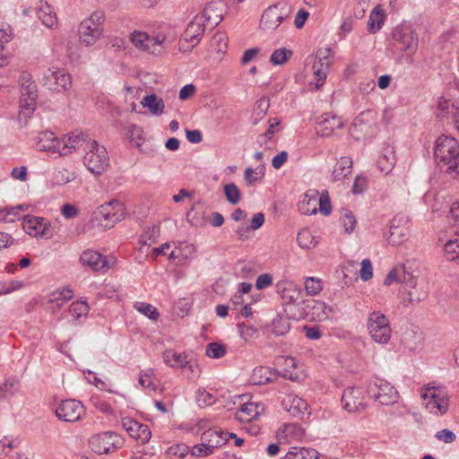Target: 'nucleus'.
<instances>
[{
  "mask_svg": "<svg viewBox=\"0 0 459 459\" xmlns=\"http://www.w3.org/2000/svg\"><path fill=\"white\" fill-rule=\"evenodd\" d=\"M394 282L402 284L407 293L408 297L403 300L405 307L415 306L426 299L429 295L427 281L415 276L412 269L404 264L394 266L384 281L385 286H390Z\"/></svg>",
  "mask_w": 459,
  "mask_h": 459,
  "instance_id": "1",
  "label": "nucleus"
},
{
  "mask_svg": "<svg viewBox=\"0 0 459 459\" xmlns=\"http://www.w3.org/2000/svg\"><path fill=\"white\" fill-rule=\"evenodd\" d=\"M434 159L441 169L459 180V142L455 138L439 136L435 143Z\"/></svg>",
  "mask_w": 459,
  "mask_h": 459,
  "instance_id": "2",
  "label": "nucleus"
},
{
  "mask_svg": "<svg viewBox=\"0 0 459 459\" xmlns=\"http://www.w3.org/2000/svg\"><path fill=\"white\" fill-rule=\"evenodd\" d=\"M82 133H72L64 135L62 138L55 136L51 131H43L37 136L35 143L39 151H44L58 156H65L70 154L76 146L82 144Z\"/></svg>",
  "mask_w": 459,
  "mask_h": 459,
  "instance_id": "3",
  "label": "nucleus"
},
{
  "mask_svg": "<svg viewBox=\"0 0 459 459\" xmlns=\"http://www.w3.org/2000/svg\"><path fill=\"white\" fill-rule=\"evenodd\" d=\"M83 143L76 146L85 152L83 163L94 174H100L108 166V152L104 146H100L95 140L87 139L82 133Z\"/></svg>",
  "mask_w": 459,
  "mask_h": 459,
  "instance_id": "4",
  "label": "nucleus"
},
{
  "mask_svg": "<svg viewBox=\"0 0 459 459\" xmlns=\"http://www.w3.org/2000/svg\"><path fill=\"white\" fill-rule=\"evenodd\" d=\"M104 13L97 11L82 20L79 26V39L85 47H91L104 36Z\"/></svg>",
  "mask_w": 459,
  "mask_h": 459,
  "instance_id": "5",
  "label": "nucleus"
},
{
  "mask_svg": "<svg viewBox=\"0 0 459 459\" xmlns=\"http://www.w3.org/2000/svg\"><path fill=\"white\" fill-rule=\"evenodd\" d=\"M367 329L371 338L377 343L385 344L391 338L389 319L380 311H373L368 315Z\"/></svg>",
  "mask_w": 459,
  "mask_h": 459,
  "instance_id": "6",
  "label": "nucleus"
},
{
  "mask_svg": "<svg viewBox=\"0 0 459 459\" xmlns=\"http://www.w3.org/2000/svg\"><path fill=\"white\" fill-rule=\"evenodd\" d=\"M22 228L28 235L35 238L50 239L55 235L50 221L40 216H24Z\"/></svg>",
  "mask_w": 459,
  "mask_h": 459,
  "instance_id": "7",
  "label": "nucleus"
},
{
  "mask_svg": "<svg viewBox=\"0 0 459 459\" xmlns=\"http://www.w3.org/2000/svg\"><path fill=\"white\" fill-rule=\"evenodd\" d=\"M115 199H111L96 208L91 213L90 224L99 231H106L115 226Z\"/></svg>",
  "mask_w": 459,
  "mask_h": 459,
  "instance_id": "8",
  "label": "nucleus"
},
{
  "mask_svg": "<svg viewBox=\"0 0 459 459\" xmlns=\"http://www.w3.org/2000/svg\"><path fill=\"white\" fill-rule=\"evenodd\" d=\"M368 393L382 405L394 404L398 394L396 389L390 383L380 378H377L368 384Z\"/></svg>",
  "mask_w": 459,
  "mask_h": 459,
  "instance_id": "9",
  "label": "nucleus"
},
{
  "mask_svg": "<svg viewBox=\"0 0 459 459\" xmlns=\"http://www.w3.org/2000/svg\"><path fill=\"white\" fill-rule=\"evenodd\" d=\"M289 15L290 9L286 4L278 3L271 5L263 13L260 27L265 30H274Z\"/></svg>",
  "mask_w": 459,
  "mask_h": 459,
  "instance_id": "10",
  "label": "nucleus"
},
{
  "mask_svg": "<svg viewBox=\"0 0 459 459\" xmlns=\"http://www.w3.org/2000/svg\"><path fill=\"white\" fill-rule=\"evenodd\" d=\"M41 82L49 91H67L72 84V77L63 70L51 67L42 73Z\"/></svg>",
  "mask_w": 459,
  "mask_h": 459,
  "instance_id": "11",
  "label": "nucleus"
},
{
  "mask_svg": "<svg viewBox=\"0 0 459 459\" xmlns=\"http://www.w3.org/2000/svg\"><path fill=\"white\" fill-rule=\"evenodd\" d=\"M397 47L407 56L413 55L418 49V35L409 26H397L392 33Z\"/></svg>",
  "mask_w": 459,
  "mask_h": 459,
  "instance_id": "12",
  "label": "nucleus"
},
{
  "mask_svg": "<svg viewBox=\"0 0 459 459\" xmlns=\"http://www.w3.org/2000/svg\"><path fill=\"white\" fill-rule=\"evenodd\" d=\"M421 398L426 401L425 407L430 413L443 415L447 411L449 399L441 389L427 387Z\"/></svg>",
  "mask_w": 459,
  "mask_h": 459,
  "instance_id": "13",
  "label": "nucleus"
},
{
  "mask_svg": "<svg viewBox=\"0 0 459 459\" xmlns=\"http://www.w3.org/2000/svg\"><path fill=\"white\" fill-rule=\"evenodd\" d=\"M84 413V408L81 402L74 399L62 401L55 410L58 420L65 422H75Z\"/></svg>",
  "mask_w": 459,
  "mask_h": 459,
  "instance_id": "14",
  "label": "nucleus"
},
{
  "mask_svg": "<svg viewBox=\"0 0 459 459\" xmlns=\"http://www.w3.org/2000/svg\"><path fill=\"white\" fill-rule=\"evenodd\" d=\"M343 126V119L337 115L324 113L316 117V131L321 137H330L337 129H342Z\"/></svg>",
  "mask_w": 459,
  "mask_h": 459,
  "instance_id": "15",
  "label": "nucleus"
},
{
  "mask_svg": "<svg viewBox=\"0 0 459 459\" xmlns=\"http://www.w3.org/2000/svg\"><path fill=\"white\" fill-rule=\"evenodd\" d=\"M410 236L409 220L403 215L394 217L390 226L389 243L400 245Z\"/></svg>",
  "mask_w": 459,
  "mask_h": 459,
  "instance_id": "16",
  "label": "nucleus"
},
{
  "mask_svg": "<svg viewBox=\"0 0 459 459\" xmlns=\"http://www.w3.org/2000/svg\"><path fill=\"white\" fill-rule=\"evenodd\" d=\"M342 405L349 412H356L365 408L364 392L360 387L346 388L342 396Z\"/></svg>",
  "mask_w": 459,
  "mask_h": 459,
  "instance_id": "17",
  "label": "nucleus"
},
{
  "mask_svg": "<svg viewBox=\"0 0 459 459\" xmlns=\"http://www.w3.org/2000/svg\"><path fill=\"white\" fill-rule=\"evenodd\" d=\"M122 429L133 439L144 444L151 438L152 433L147 425L140 423L131 418H123L121 421Z\"/></svg>",
  "mask_w": 459,
  "mask_h": 459,
  "instance_id": "18",
  "label": "nucleus"
},
{
  "mask_svg": "<svg viewBox=\"0 0 459 459\" xmlns=\"http://www.w3.org/2000/svg\"><path fill=\"white\" fill-rule=\"evenodd\" d=\"M82 265L99 273H105L109 269L106 256L92 249L84 250L79 258Z\"/></svg>",
  "mask_w": 459,
  "mask_h": 459,
  "instance_id": "19",
  "label": "nucleus"
},
{
  "mask_svg": "<svg viewBox=\"0 0 459 459\" xmlns=\"http://www.w3.org/2000/svg\"><path fill=\"white\" fill-rule=\"evenodd\" d=\"M205 21L200 15H196L187 25L183 40L190 43L191 48L195 47L202 39L205 30Z\"/></svg>",
  "mask_w": 459,
  "mask_h": 459,
  "instance_id": "20",
  "label": "nucleus"
},
{
  "mask_svg": "<svg viewBox=\"0 0 459 459\" xmlns=\"http://www.w3.org/2000/svg\"><path fill=\"white\" fill-rule=\"evenodd\" d=\"M91 449L98 455H105L115 446L114 432L105 431L93 435L89 440Z\"/></svg>",
  "mask_w": 459,
  "mask_h": 459,
  "instance_id": "21",
  "label": "nucleus"
},
{
  "mask_svg": "<svg viewBox=\"0 0 459 459\" xmlns=\"http://www.w3.org/2000/svg\"><path fill=\"white\" fill-rule=\"evenodd\" d=\"M284 410L292 417L303 419L307 411V403L296 394H290L282 401Z\"/></svg>",
  "mask_w": 459,
  "mask_h": 459,
  "instance_id": "22",
  "label": "nucleus"
},
{
  "mask_svg": "<svg viewBox=\"0 0 459 459\" xmlns=\"http://www.w3.org/2000/svg\"><path fill=\"white\" fill-rule=\"evenodd\" d=\"M276 290L286 303H296L301 298L300 289L292 281L286 279L279 281L276 283Z\"/></svg>",
  "mask_w": 459,
  "mask_h": 459,
  "instance_id": "23",
  "label": "nucleus"
},
{
  "mask_svg": "<svg viewBox=\"0 0 459 459\" xmlns=\"http://www.w3.org/2000/svg\"><path fill=\"white\" fill-rule=\"evenodd\" d=\"M21 115L30 116L36 105V100L38 98V90L36 84H28L27 87L21 89Z\"/></svg>",
  "mask_w": 459,
  "mask_h": 459,
  "instance_id": "24",
  "label": "nucleus"
},
{
  "mask_svg": "<svg viewBox=\"0 0 459 459\" xmlns=\"http://www.w3.org/2000/svg\"><path fill=\"white\" fill-rule=\"evenodd\" d=\"M225 4L221 1H214L207 4L200 15L205 22L217 25L223 18Z\"/></svg>",
  "mask_w": 459,
  "mask_h": 459,
  "instance_id": "25",
  "label": "nucleus"
},
{
  "mask_svg": "<svg viewBox=\"0 0 459 459\" xmlns=\"http://www.w3.org/2000/svg\"><path fill=\"white\" fill-rule=\"evenodd\" d=\"M13 34L9 25H3L0 28V67H4L9 64L12 56L5 46L12 40Z\"/></svg>",
  "mask_w": 459,
  "mask_h": 459,
  "instance_id": "26",
  "label": "nucleus"
},
{
  "mask_svg": "<svg viewBox=\"0 0 459 459\" xmlns=\"http://www.w3.org/2000/svg\"><path fill=\"white\" fill-rule=\"evenodd\" d=\"M263 411L264 407L257 403H245L236 413V418L242 422L250 421L255 420Z\"/></svg>",
  "mask_w": 459,
  "mask_h": 459,
  "instance_id": "27",
  "label": "nucleus"
},
{
  "mask_svg": "<svg viewBox=\"0 0 459 459\" xmlns=\"http://www.w3.org/2000/svg\"><path fill=\"white\" fill-rule=\"evenodd\" d=\"M228 432L217 429H209L202 435V439L207 443L212 450L220 447L228 441Z\"/></svg>",
  "mask_w": 459,
  "mask_h": 459,
  "instance_id": "28",
  "label": "nucleus"
},
{
  "mask_svg": "<svg viewBox=\"0 0 459 459\" xmlns=\"http://www.w3.org/2000/svg\"><path fill=\"white\" fill-rule=\"evenodd\" d=\"M141 104L153 116H160L165 108L163 100L154 93L144 96L141 100Z\"/></svg>",
  "mask_w": 459,
  "mask_h": 459,
  "instance_id": "29",
  "label": "nucleus"
},
{
  "mask_svg": "<svg viewBox=\"0 0 459 459\" xmlns=\"http://www.w3.org/2000/svg\"><path fill=\"white\" fill-rule=\"evenodd\" d=\"M39 19L48 28H53L57 24L56 14L51 5L47 2L41 3L37 12Z\"/></svg>",
  "mask_w": 459,
  "mask_h": 459,
  "instance_id": "30",
  "label": "nucleus"
},
{
  "mask_svg": "<svg viewBox=\"0 0 459 459\" xmlns=\"http://www.w3.org/2000/svg\"><path fill=\"white\" fill-rule=\"evenodd\" d=\"M352 160L350 157H342L334 165L333 170V180L340 181L351 173Z\"/></svg>",
  "mask_w": 459,
  "mask_h": 459,
  "instance_id": "31",
  "label": "nucleus"
},
{
  "mask_svg": "<svg viewBox=\"0 0 459 459\" xmlns=\"http://www.w3.org/2000/svg\"><path fill=\"white\" fill-rule=\"evenodd\" d=\"M276 373L268 367H257L253 370L251 381L254 385H266L273 381Z\"/></svg>",
  "mask_w": 459,
  "mask_h": 459,
  "instance_id": "32",
  "label": "nucleus"
},
{
  "mask_svg": "<svg viewBox=\"0 0 459 459\" xmlns=\"http://www.w3.org/2000/svg\"><path fill=\"white\" fill-rule=\"evenodd\" d=\"M395 160L394 151L387 148L385 150V152L378 157L377 165L381 172L387 175L394 169Z\"/></svg>",
  "mask_w": 459,
  "mask_h": 459,
  "instance_id": "33",
  "label": "nucleus"
},
{
  "mask_svg": "<svg viewBox=\"0 0 459 459\" xmlns=\"http://www.w3.org/2000/svg\"><path fill=\"white\" fill-rule=\"evenodd\" d=\"M444 253L448 261L459 264V233L455 234L445 243Z\"/></svg>",
  "mask_w": 459,
  "mask_h": 459,
  "instance_id": "34",
  "label": "nucleus"
},
{
  "mask_svg": "<svg viewBox=\"0 0 459 459\" xmlns=\"http://www.w3.org/2000/svg\"><path fill=\"white\" fill-rule=\"evenodd\" d=\"M74 297V291L70 288L58 289L48 295V302L53 307H60Z\"/></svg>",
  "mask_w": 459,
  "mask_h": 459,
  "instance_id": "35",
  "label": "nucleus"
},
{
  "mask_svg": "<svg viewBox=\"0 0 459 459\" xmlns=\"http://www.w3.org/2000/svg\"><path fill=\"white\" fill-rule=\"evenodd\" d=\"M319 453L314 448L290 447L285 459H318Z\"/></svg>",
  "mask_w": 459,
  "mask_h": 459,
  "instance_id": "36",
  "label": "nucleus"
},
{
  "mask_svg": "<svg viewBox=\"0 0 459 459\" xmlns=\"http://www.w3.org/2000/svg\"><path fill=\"white\" fill-rule=\"evenodd\" d=\"M163 359L167 365L174 368H185L186 364H189L185 353H177L172 350L164 351Z\"/></svg>",
  "mask_w": 459,
  "mask_h": 459,
  "instance_id": "37",
  "label": "nucleus"
},
{
  "mask_svg": "<svg viewBox=\"0 0 459 459\" xmlns=\"http://www.w3.org/2000/svg\"><path fill=\"white\" fill-rule=\"evenodd\" d=\"M385 21V13L384 11L379 7L376 6L373 11L371 12L368 22V30L370 33H376L377 30H379Z\"/></svg>",
  "mask_w": 459,
  "mask_h": 459,
  "instance_id": "38",
  "label": "nucleus"
},
{
  "mask_svg": "<svg viewBox=\"0 0 459 459\" xmlns=\"http://www.w3.org/2000/svg\"><path fill=\"white\" fill-rule=\"evenodd\" d=\"M89 312V306L84 300H77L73 302L69 308L68 314L74 322L79 321L82 317H86Z\"/></svg>",
  "mask_w": 459,
  "mask_h": 459,
  "instance_id": "39",
  "label": "nucleus"
},
{
  "mask_svg": "<svg viewBox=\"0 0 459 459\" xmlns=\"http://www.w3.org/2000/svg\"><path fill=\"white\" fill-rule=\"evenodd\" d=\"M26 208L24 204L0 208V222H13L19 212H24Z\"/></svg>",
  "mask_w": 459,
  "mask_h": 459,
  "instance_id": "40",
  "label": "nucleus"
},
{
  "mask_svg": "<svg viewBox=\"0 0 459 459\" xmlns=\"http://www.w3.org/2000/svg\"><path fill=\"white\" fill-rule=\"evenodd\" d=\"M330 56L331 48H325L318 49L312 68H319L328 72L331 64Z\"/></svg>",
  "mask_w": 459,
  "mask_h": 459,
  "instance_id": "41",
  "label": "nucleus"
},
{
  "mask_svg": "<svg viewBox=\"0 0 459 459\" xmlns=\"http://www.w3.org/2000/svg\"><path fill=\"white\" fill-rule=\"evenodd\" d=\"M20 382L16 377L7 378L0 386V396L8 398L18 392Z\"/></svg>",
  "mask_w": 459,
  "mask_h": 459,
  "instance_id": "42",
  "label": "nucleus"
},
{
  "mask_svg": "<svg viewBox=\"0 0 459 459\" xmlns=\"http://www.w3.org/2000/svg\"><path fill=\"white\" fill-rule=\"evenodd\" d=\"M130 40L140 50H149L150 36L143 31L134 30L130 34Z\"/></svg>",
  "mask_w": 459,
  "mask_h": 459,
  "instance_id": "43",
  "label": "nucleus"
},
{
  "mask_svg": "<svg viewBox=\"0 0 459 459\" xmlns=\"http://www.w3.org/2000/svg\"><path fill=\"white\" fill-rule=\"evenodd\" d=\"M317 196L318 192L315 191L309 195L308 194H306L304 200L299 204V210L305 213H316V204H317Z\"/></svg>",
  "mask_w": 459,
  "mask_h": 459,
  "instance_id": "44",
  "label": "nucleus"
},
{
  "mask_svg": "<svg viewBox=\"0 0 459 459\" xmlns=\"http://www.w3.org/2000/svg\"><path fill=\"white\" fill-rule=\"evenodd\" d=\"M297 242L301 248H312L316 247V241L309 230L302 229L297 236Z\"/></svg>",
  "mask_w": 459,
  "mask_h": 459,
  "instance_id": "45",
  "label": "nucleus"
},
{
  "mask_svg": "<svg viewBox=\"0 0 459 459\" xmlns=\"http://www.w3.org/2000/svg\"><path fill=\"white\" fill-rule=\"evenodd\" d=\"M159 235L160 230L158 227L153 226L152 228L143 230L139 243L143 246L150 247L156 242V239L158 238Z\"/></svg>",
  "mask_w": 459,
  "mask_h": 459,
  "instance_id": "46",
  "label": "nucleus"
},
{
  "mask_svg": "<svg viewBox=\"0 0 459 459\" xmlns=\"http://www.w3.org/2000/svg\"><path fill=\"white\" fill-rule=\"evenodd\" d=\"M292 56V51L285 48L276 49L273 52L270 62L274 65L285 64Z\"/></svg>",
  "mask_w": 459,
  "mask_h": 459,
  "instance_id": "47",
  "label": "nucleus"
},
{
  "mask_svg": "<svg viewBox=\"0 0 459 459\" xmlns=\"http://www.w3.org/2000/svg\"><path fill=\"white\" fill-rule=\"evenodd\" d=\"M224 194L227 201L235 205L238 204L240 201V191L234 183H229L224 186Z\"/></svg>",
  "mask_w": 459,
  "mask_h": 459,
  "instance_id": "48",
  "label": "nucleus"
},
{
  "mask_svg": "<svg viewBox=\"0 0 459 459\" xmlns=\"http://www.w3.org/2000/svg\"><path fill=\"white\" fill-rule=\"evenodd\" d=\"M134 307L151 320L157 321L160 317V313L152 304L143 302L136 303Z\"/></svg>",
  "mask_w": 459,
  "mask_h": 459,
  "instance_id": "49",
  "label": "nucleus"
},
{
  "mask_svg": "<svg viewBox=\"0 0 459 459\" xmlns=\"http://www.w3.org/2000/svg\"><path fill=\"white\" fill-rule=\"evenodd\" d=\"M154 371L152 368L142 370L139 376V384L146 389L155 390L156 385L153 382Z\"/></svg>",
  "mask_w": 459,
  "mask_h": 459,
  "instance_id": "50",
  "label": "nucleus"
},
{
  "mask_svg": "<svg viewBox=\"0 0 459 459\" xmlns=\"http://www.w3.org/2000/svg\"><path fill=\"white\" fill-rule=\"evenodd\" d=\"M281 359L283 360V364L286 366V368L282 370L281 377L291 381H297L299 379L298 374L293 373L288 368H295L297 367L296 359L293 357H283Z\"/></svg>",
  "mask_w": 459,
  "mask_h": 459,
  "instance_id": "51",
  "label": "nucleus"
},
{
  "mask_svg": "<svg viewBox=\"0 0 459 459\" xmlns=\"http://www.w3.org/2000/svg\"><path fill=\"white\" fill-rule=\"evenodd\" d=\"M269 106L270 100L267 98H262L256 101L253 111L255 117V124H256L258 120L262 119L265 116Z\"/></svg>",
  "mask_w": 459,
  "mask_h": 459,
  "instance_id": "52",
  "label": "nucleus"
},
{
  "mask_svg": "<svg viewBox=\"0 0 459 459\" xmlns=\"http://www.w3.org/2000/svg\"><path fill=\"white\" fill-rule=\"evenodd\" d=\"M91 403L92 406L102 413L111 415L112 414V407L111 405L105 400L104 397L100 395H92L91 397Z\"/></svg>",
  "mask_w": 459,
  "mask_h": 459,
  "instance_id": "53",
  "label": "nucleus"
},
{
  "mask_svg": "<svg viewBox=\"0 0 459 459\" xmlns=\"http://www.w3.org/2000/svg\"><path fill=\"white\" fill-rule=\"evenodd\" d=\"M305 289L308 295H317L323 290L322 281L316 277H307L305 280Z\"/></svg>",
  "mask_w": 459,
  "mask_h": 459,
  "instance_id": "54",
  "label": "nucleus"
},
{
  "mask_svg": "<svg viewBox=\"0 0 459 459\" xmlns=\"http://www.w3.org/2000/svg\"><path fill=\"white\" fill-rule=\"evenodd\" d=\"M340 220L347 233L353 231L356 226V219L350 210L342 209Z\"/></svg>",
  "mask_w": 459,
  "mask_h": 459,
  "instance_id": "55",
  "label": "nucleus"
},
{
  "mask_svg": "<svg viewBox=\"0 0 459 459\" xmlns=\"http://www.w3.org/2000/svg\"><path fill=\"white\" fill-rule=\"evenodd\" d=\"M166 37L164 35L159 34L155 37H150L149 40V52L154 55H160L163 51V44L165 42Z\"/></svg>",
  "mask_w": 459,
  "mask_h": 459,
  "instance_id": "56",
  "label": "nucleus"
},
{
  "mask_svg": "<svg viewBox=\"0 0 459 459\" xmlns=\"http://www.w3.org/2000/svg\"><path fill=\"white\" fill-rule=\"evenodd\" d=\"M206 355L212 359H221L226 354V347L218 342H211L206 347Z\"/></svg>",
  "mask_w": 459,
  "mask_h": 459,
  "instance_id": "57",
  "label": "nucleus"
},
{
  "mask_svg": "<svg viewBox=\"0 0 459 459\" xmlns=\"http://www.w3.org/2000/svg\"><path fill=\"white\" fill-rule=\"evenodd\" d=\"M317 203L319 204V211L321 213L324 215H329L331 213L332 205L327 191L322 192V194L317 196Z\"/></svg>",
  "mask_w": 459,
  "mask_h": 459,
  "instance_id": "58",
  "label": "nucleus"
},
{
  "mask_svg": "<svg viewBox=\"0 0 459 459\" xmlns=\"http://www.w3.org/2000/svg\"><path fill=\"white\" fill-rule=\"evenodd\" d=\"M74 175L66 169L56 170L53 175V181L56 185H65L74 180Z\"/></svg>",
  "mask_w": 459,
  "mask_h": 459,
  "instance_id": "59",
  "label": "nucleus"
},
{
  "mask_svg": "<svg viewBox=\"0 0 459 459\" xmlns=\"http://www.w3.org/2000/svg\"><path fill=\"white\" fill-rule=\"evenodd\" d=\"M83 373L88 374V377H86L87 381L91 384L95 385L96 387H98L100 390H107L108 393L112 392L110 388H108L107 383L102 379L99 378L94 372L88 369L84 370Z\"/></svg>",
  "mask_w": 459,
  "mask_h": 459,
  "instance_id": "60",
  "label": "nucleus"
},
{
  "mask_svg": "<svg viewBox=\"0 0 459 459\" xmlns=\"http://www.w3.org/2000/svg\"><path fill=\"white\" fill-rule=\"evenodd\" d=\"M215 396L212 394L207 392L206 390L199 389L197 391V403H199L200 406L212 405L215 403Z\"/></svg>",
  "mask_w": 459,
  "mask_h": 459,
  "instance_id": "61",
  "label": "nucleus"
},
{
  "mask_svg": "<svg viewBox=\"0 0 459 459\" xmlns=\"http://www.w3.org/2000/svg\"><path fill=\"white\" fill-rule=\"evenodd\" d=\"M238 330L240 337L245 342L251 340L257 333V329L255 327L247 325L245 324H238Z\"/></svg>",
  "mask_w": 459,
  "mask_h": 459,
  "instance_id": "62",
  "label": "nucleus"
},
{
  "mask_svg": "<svg viewBox=\"0 0 459 459\" xmlns=\"http://www.w3.org/2000/svg\"><path fill=\"white\" fill-rule=\"evenodd\" d=\"M368 187V178L363 175H359L356 177L353 186H352V193L355 195L363 193Z\"/></svg>",
  "mask_w": 459,
  "mask_h": 459,
  "instance_id": "63",
  "label": "nucleus"
},
{
  "mask_svg": "<svg viewBox=\"0 0 459 459\" xmlns=\"http://www.w3.org/2000/svg\"><path fill=\"white\" fill-rule=\"evenodd\" d=\"M212 453H213V451L212 450V448L209 446H207L206 442H204L201 445H195L191 449V455L193 456L204 457V456H208V455H212Z\"/></svg>",
  "mask_w": 459,
  "mask_h": 459,
  "instance_id": "64",
  "label": "nucleus"
}]
</instances>
